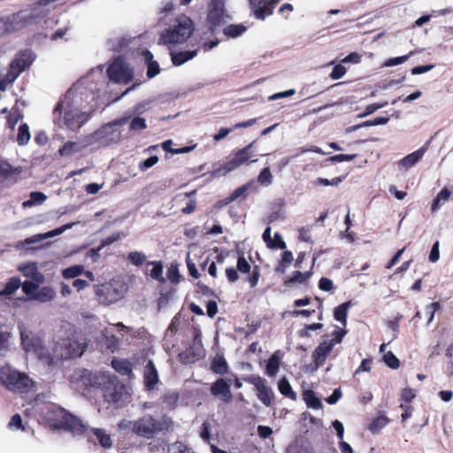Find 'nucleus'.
<instances>
[{"label":"nucleus","instance_id":"603ef678","mask_svg":"<svg viewBox=\"0 0 453 453\" xmlns=\"http://www.w3.org/2000/svg\"><path fill=\"white\" fill-rule=\"evenodd\" d=\"M147 127V125H146V120L144 118H142V117H139V116H136L134 117L131 122H130V125H129V129L131 131H142L143 129H145Z\"/></svg>","mask_w":453,"mask_h":453},{"label":"nucleus","instance_id":"393cba45","mask_svg":"<svg viewBox=\"0 0 453 453\" xmlns=\"http://www.w3.org/2000/svg\"><path fill=\"white\" fill-rule=\"evenodd\" d=\"M22 284L19 278H11L4 288L0 291V296H12L20 287L22 288Z\"/></svg>","mask_w":453,"mask_h":453},{"label":"nucleus","instance_id":"bf43d9fd","mask_svg":"<svg viewBox=\"0 0 453 453\" xmlns=\"http://www.w3.org/2000/svg\"><path fill=\"white\" fill-rule=\"evenodd\" d=\"M356 154L347 155V154H338L333 157H330L329 158L326 159V162H343V161H351L354 158H356Z\"/></svg>","mask_w":453,"mask_h":453},{"label":"nucleus","instance_id":"39448f33","mask_svg":"<svg viewBox=\"0 0 453 453\" xmlns=\"http://www.w3.org/2000/svg\"><path fill=\"white\" fill-rule=\"evenodd\" d=\"M0 382L6 389L15 393L26 392L33 386V380L27 374L9 364L0 367Z\"/></svg>","mask_w":453,"mask_h":453},{"label":"nucleus","instance_id":"ea45409f","mask_svg":"<svg viewBox=\"0 0 453 453\" xmlns=\"http://www.w3.org/2000/svg\"><path fill=\"white\" fill-rule=\"evenodd\" d=\"M80 150H81V147L77 142H67L59 149L58 152L62 157H68Z\"/></svg>","mask_w":453,"mask_h":453},{"label":"nucleus","instance_id":"774afa93","mask_svg":"<svg viewBox=\"0 0 453 453\" xmlns=\"http://www.w3.org/2000/svg\"><path fill=\"white\" fill-rule=\"evenodd\" d=\"M439 247L440 243L438 241H436L434 245L432 246L430 254H429V261L432 263H436L440 258V252H439Z\"/></svg>","mask_w":453,"mask_h":453},{"label":"nucleus","instance_id":"0e129e2a","mask_svg":"<svg viewBox=\"0 0 453 453\" xmlns=\"http://www.w3.org/2000/svg\"><path fill=\"white\" fill-rule=\"evenodd\" d=\"M158 162V157L157 156H151L143 162H141L139 165V168L142 171H145L153 165H155Z\"/></svg>","mask_w":453,"mask_h":453},{"label":"nucleus","instance_id":"2eb2a0df","mask_svg":"<svg viewBox=\"0 0 453 453\" xmlns=\"http://www.w3.org/2000/svg\"><path fill=\"white\" fill-rule=\"evenodd\" d=\"M18 271L26 278L30 279L34 283H43L45 277L38 269L35 262H25L18 266Z\"/></svg>","mask_w":453,"mask_h":453},{"label":"nucleus","instance_id":"7c9ffc66","mask_svg":"<svg viewBox=\"0 0 453 453\" xmlns=\"http://www.w3.org/2000/svg\"><path fill=\"white\" fill-rule=\"evenodd\" d=\"M92 432L104 448L109 449L112 446L111 435L105 430L94 428Z\"/></svg>","mask_w":453,"mask_h":453},{"label":"nucleus","instance_id":"c756f323","mask_svg":"<svg viewBox=\"0 0 453 453\" xmlns=\"http://www.w3.org/2000/svg\"><path fill=\"white\" fill-rule=\"evenodd\" d=\"M227 363L222 355H216L211 363V370L217 374L227 372Z\"/></svg>","mask_w":453,"mask_h":453},{"label":"nucleus","instance_id":"58836bf2","mask_svg":"<svg viewBox=\"0 0 453 453\" xmlns=\"http://www.w3.org/2000/svg\"><path fill=\"white\" fill-rule=\"evenodd\" d=\"M389 422V419L386 416H379L376 418L372 420V422L369 426V430L372 434L379 433L382 428H384L388 423Z\"/></svg>","mask_w":453,"mask_h":453},{"label":"nucleus","instance_id":"c9c22d12","mask_svg":"<svg viewBox=\"0 0 453 453\" xmlns=\"http://www.w3.org/2000/svg\"><path fill=\"white\" fill-rule=\"evenodd\" d=\"M144 58L146 59V61H148V71H147V75L150 77V78H153L155 77L157 74H158L159 73V66H158V64L156 62V61H152V54L150 51L149 50H146L144 52Z\"/></svg>","mask_w":453,"mask_h":453},{"label":"nucleus","instance_id":"69168bd1","mask_svg":"<svg viewBox=\"0 0 453 453\" xmlns=\"http://www.w3.org/2000/svg\"><path fill=\"white\" fill-rule=\"evenodd\" d=\"M8 426L11 429L25 430L22 426V418L19 414H15L12 417Z\"/></svg>","mask_w":453,"mask_h":453},{"label":"nucleus","instance_id":"f257e3e1","mask_svg":"<svg viewBox=\"0 0 453 453\" xmlns=\"http://www.w3.org/2000/svg\"><path fill=\"white\" fill-rule=\"evenodd\" d=\"M85 82L82 80L74 84L55 108V112H63V124L72 131L79 130L96 107V95L84 87Z\"/></svg>","mask_w":453,"mask_h":453},{"label":"nucleus","instance_id":"473e14b6","mask_svg":"<svg viewBox=\"0 0 453 453\" xmlns=\"http://www.w3.org/2000/svg\"><path fill=\"white\" fill-rule=\"evenodd\" d=\"M303 400L309 408L319 410L323 406L320 399L316 396L313 391L311 390L304 392Z\"/></svg>","mask_w":453,"mask_h":453},{"label":"nucleus","instance_id":"6e6552de","mask_svg":"<svg viewBox=\"0 0 453 453\" xmlns=\"http://www.w3.org/2000/svg\"><path fill=\"white\" fill-rule=\"evenodd\" d=\"M42 283H34L32 281H24L22 291L27 296L28 301H37L42 303H50L57 296V292L50 286L40 287Z\"/></svg>","mask_w":453,"mask_h":453},{"label":"nucleus","instance_id":"4be33fe9","mask_svg":"<svg viewBox=\"0 0 453 453\" xmlns=\"http://www.w3.org/2000/svg\"><path fill=\"white\" fill-rule=\"evenodd\" d=\"M241 165L236 160L235 157L232 158L228 162L223 164L222 165L214 168L211 172L209 173L211 178H218L221 176H225L228 173L237 169Z\"/></svg>","mask_w":453,"mask_h":453},{"label":"nucleus","instance_id":"f8f14e48","mask_svg":"<svg viewBox=\"0 0 453 453\" xmlns=\"http://www.w3.org/2000/svg\"><path fill=\"white\" fill-rule=\"evenodd\" d=\"M249 382L255 387L257 398L265 406H271L274 395L273 390L267 386L265 380L259 376H252L249 379Z\"/></svg>","mask_w":453,"mask_h":453},{"label":"nucleus","instance_id":"13d9d810","mask_svg":"<svg viewBox=\"0 0 453 453\" xmlns=\"http://www.w3.org/2000/svg\"><path fill=\"white\" fill-rule=\"evenodd\" d=\"M412 55H413V52L411 51L408 55L389 58L385 62L384 65L385 66H394V65H401V64L404 63Z\"/></svg>","mask_w":453,"mask_h":453},{"label":"nucleus","instance_id":"f03ea898","mask_svg":"<svg viewBox=\"0 0 453 453\" xmlns=\"http://www.w3.org/2000/svg\"><path fill=\"white\" fill-rule=\"evenodd\" d=\"M46 418L54 428L64 429L73 435L84 434L88 430V426L79 418L61 407H51Z\"/></svg>","mask_w":453,"mask_h":453},{"label":"nucleus","instance_id":"dca6fc26","mask_svg":"<svg viewBox=\"0 0 453 453\" xmlns=\"http://www.w3.org/2000/svg\"><path fill=\"white\" fill-rule=\"evenodd\" d=\"M125 386L116 377L115 381L107 386V388L104 391V395L109 403H119L123 400Z\"/></svg>","mask_w":453,"mask_h":453},{"label":"nucleus","instance_id":"680f3d73","mask_svg":"<svg viewBox=\"0 0 453 453\" xmlns=\"http://www.w3.org/2000/svg\"><path fill=\"white\" fill-rule=\"evenodd\" d=\"M346 72L347 70L343 65H336L330 73V78L333 80H339L345 75Z\"/></svg>","mask_w":453,"mask_h":453},{"label":"nucleus","instance_id":"864d4df0","mask_svg":"<svg viewBox=\"0 0 453 453\" xmlns=\"http://www.w3.org/2000/svg\"><path fill=\"white\" fill-rule=\"evenodd\" d=\"M18 169L13 168L6 162L0 163V178H8L12 174L19 173Z\"/></svg>","mask_w":453,"mask_h":453},{"label":"nucleus","instance_id":"a19ab883","mask_svg":"<svg viewBox=\"0 0 453 453\" xmlns=\"http://www.w3.org/2000/svg\"><path fill=\"white\" fill-rule=\"evenodd\" d=\"M31 138L29 127L27 124H22L19 127L17 142L19 145L23 146L27 144Z\"/></svg>","mask_w":453,"mask_h":453},{"label":"nucleus","instance_id":"4468645a","mask_svg":"<svg viewBox=\"0 0 453 453\" xmlns=\"http://www.w3.org/2000/svg\"><path fill=\"white\" fill-rule=\"evenodd\" d=\"M231 380L218 379L211 387L212 395L219 397L222 401L229 403L233 395L230 390Z\"/></svg>","mask_w":453,"mask_h":453},{"label":"nucleus","instance_id":"a211bd4d","mask_svg":"<svg viewBox=\"0 0 453 453\" xmlns=\"http://www.w3.org/2000/svg\"><path fill=\"white\" fill-rule=\"evenodd\" d=\"M115 375H112L106 372H98L96 373L89 374V383L92 387L100 388L104 391L110 386L111 383L115 381Z\"/></svg>","mask_w":453,"mask_h":453},{"label":"nucleus","instance_id":"49530a36","mask_svg":"<svg viewBox=\"0 0 453 453\" xmlns=\"http://www.w3.org/2000/svg\"><path fill=\"white\" fill-rule=\"evenodd\" d=\"M127 259L136 266L142 265L147 259L144 253L140 251H132L127 255Z\"/></svg>","mask_w":453,"mask_h":453},{"label":"nucleus","instance_id":"ddd939ff","mask_svg":"<svg viewBox=\"0 0 453 453\" xmlns=\"http://www.w3.org/2000/svg\"><path fill=\"white\" fill-rule=\"evenodd\" d=\"M77 224H79V221H77V222H71V223H67L65 225H63L60 227H58V228H56L54 230H51V231H49V232H46V233H43V234H35V235H33L31 237L26 238L24 240V242H20L16 247L17 248H20V247H23L25 245H32V244L37 243L39 242H42L43 240H46L48 238L55 237L57 235H59V234H63L65 230L71 229L73 226H75Z\"/></svg>","mask_w":453,"mask_h":453},{"label":"nucleus","instance_id":"72a5a7b5","mask_svg":"<svg viewBox=\"0 0 453 453\" xmlns=\"http://www.w3.org/2000/svg\"><path fill=\"white\" fill-rule=\"evenodd\" d=\"M254 186V181H250L242 187L236 188L231 195L226 198V203H231L239 197L245 198L247 196V191Z\"/></svg>","mask_w":453,"mask_h":453},{"label":"nucleus","instance_id":"0eeeda50","mask_svg":"<svg viewBox=\"0 0 453 453\" xmlns=\"http://www.w3.org/2000/svg\"><path fill=\"white\" fill-rule=\"evenodd\" d=\"M127 118H122L119 120L108 123L93 133L90 136V143L99 142L104 146H108L120 141L121 134L118 127L124 125Z\"/></svg>","mask_w":453,"mask_h":453},{"label":"nucleus","instance_id":"a878e982","mask_svg":"<svg viewBox=\"0 0 453 453\" xmlns=\"http://www.w3.org/2000/svg\"><path fill=\"white\" fill-rule=\"evenodd\" d=\"M278 1L279 0H270L263 7L261 5L252 6L253 8H256L255 17L258 19H264L265 16L271 15Z\"/></svg>","mask_w":453,"mask_h":453},{"label":"nucleus","instance_id":"4d7b16f0","mask_svg":"<svg viewBox=\"0 0 453 453\" xmlns=\"http://www.w3.org/2000/svg\"><path fill=\"white\" fill-rule=\"evenodd\" d=\"M169 453H192L190 449L182 442L176 441L169 446Z\"/></svg>","mask_w":453,"mask_h":453},{"label":"nucleus","instance_id":"37998d69","mask_svg":"<svg viewBox=\"0 0 453 453\" xmlns=\"http://www.w3.org/2000/svg\"><path fill=\"white\" fill-rule=\"evenodd\" d=\"M280 367V357L273 354L268 360L266 365V373L268 376H275Z\"/></svg>","mask_w":453,"mask_h":453},{"label":"nucleus","instance_id":"09e8293b","mask_svg":"<svg viewBox=\"0 0 453 453\" xmlns=\"http://www.w3.org/2000/svg\"><path fill=\"white\" fill-rule=\"evenodd\" d=\"M345 179V176H340L334 178L332 180L325 179V178H317L313 184L314 186H338L343 180Z\"/></svg>","mask_w":453,"mask_h":453},{"label":"nucleus","instance_id":"423d86ee","mask_svg":"<svg viewBox=\"0 0 453 453\" xmlns=\"http://www.w3.org/2000/svg\"><path fill=\"white\" fill-rule=\"evenodd\" d=\"M127 291L123 280H111L104 284L95 286V294L101 304L110 305L122 299Z\"/></svg>","mask_w":453,"mask_h":453},{"label":"nucleus","instance_id":"f3484780","mask_svg":"<svg viewBox=\"0 0 453 453\" xmlns=\"http://www.w3.org/2000/svg\"><path fill=\"white\" fill-rule=\"evenodd\" d=\"M224 7L221 0H211L208 12V22L211 27H216L224 21Z\"/></svg>","mask_w":453,"mask_h":453},{"label":"nucleus","instance_id":"8fccbe9b","mask_svg":"<svg viewBox=\"0 0 453 453\" xmlns=\"http://www.w3.org/2000/svg\"><path fill=\"white\" fill-rule=\"evenodd\" d=\"M257 180L258 182L263 185V186H265V187H268L272 184L273 182V175L271 173V171L268 167H265L264 168L258 177H257Z\"/></svg>","mask_w":453,"mask_h":453},{"label":"nucleus","instance_id":"052dcab7","mask_svg":"<svg viewBox=\"0 0 453 453\" xmlns=\"http://www.w3.org/2000/svg\"><path fill=\"white\" fill-rule=\"evenodd\" d=\"M237 270L242 273H247L250 271V265L243 256H240L236 265Z\"/></svg>","mask_w":453,"mask_h":453},{"label":"nucleus","instance_id":"6ab92c4d","mask_svg":"<svg viewBox=\"0 0 453 453\" xmlns=\"http://www.w3.org/2000/svg\"><path fill=\"white\" fill-rule=\"evenodd\" d=\"M334 345L330 341L320 343L313 351L312 357L317 368L322 366Z\"/></svg>","mask_w":453,"mask_h":453},{"label":"nucleus","instance_id":"a18cd8bd","mask_svg":"<svg viewBox=\"0 0 453 453\" xmlns=\"http://www.w3.org/2000/svg\"><path fill=\"white\" fill-rule=\"evenodd\" d=\"M84 272V266L76 265L65 268L62 271V275L65 279H73L81 275Z\"/></svg>","mask_w":453,"mask_h":453},{"label":"nucleus","instance_id":"f704fd0d","mask_svg":"<svg viewBox=\"0 0 453 453\" xmlns=\"http://www.w3.org/2000/svg\"><path fill=\"white\" fill-rule=\"evenodd\" d=\"M449 196L450 192L449 189L443 188L441 190L431 204V211L433 212L437 211L441 207V202L448 201Z\"/></svg>","mask_w":453,"mask_h":453},{"label":"nucleus","instance_id":"4c0bfd02","mask_svg":"<svg viewBox=\"0 0 453 453\" xmlns=\"http://www.w3.org/2000/svg\"><path fill=\"white\" fill-rule=\"evenodd\" d=\"M246 31V27L243 25H229L226 26L223 32L227 37L235 38L242 35Z\"/></svg>","mask_w":453,"mask_h":453},{"label":"nucleus","instance_id":"c85d7f7f","mask_svg":"<svg viewBox=\"0 0 453 453\" xmlns=\"http://www.w3.org/2000/svg\"><path fill=\"white\" fill-rule=\"evenodd\" d=\"M47 199V196L42 192H31L29 195V199L22 203V207L24 209L40 205L43 203Z\"/></svg>","mask_w":453,"mask_h":453},{"label":"nucleus","instance_id":"79ce46f5","mask_svg":"<svg viewBox=\"0 0 453 453\" xmlns=\"http://www.w3.org/2000/svg\"><path fill=\"white\" fill-rule=\"evenodd\" d=\"M279 391L285 396L291 399H296V394L292 390L289 381L286 378H282L279 381Z\"/></svg>","mask_w":453,"mask_h":453},{"label":"nucleus","instance_id":"5701e85b","mask_svg":"<svg viewBox=\"0 0 453 453\" xmlns=\"http://www.w3.org/2000/svg\"><path fill=\"white\" fill-rule=\"evenodd\" d=\"M144 379L149 389H153L158 381L157 369L152 361H149L144 368Z\"/></svg>","mask_w":453,"mask_h":453},{"label":"nucleus","instance_id":"3c124183","mask_svg":"<svg viewBox=\"0 0 453 453\" xmlns=\"http://www.w3.org/2000/svg\"><path fill=\"white\" fill-rule=\"evenodd\" d=\"M383 360L391 369H397L400 366L399 359L391 351L384 353Z\"/></svg>","mask_w":453,"mask_h":453},{"label":"nucleus","instance_id":"338daca9","mask_svg":"<svg viewBox=\"0 0 453 453\" xmlns=\"http://www.w3.org/2000/svg\"><path fill=\"white\" fill-rule=\"evenodd\" d=\"M260 278V272L257 266H255L251 272V274L248 277V281L250 288H254L258 283Z\"/></svg>","mask_w":453,"mask_h":453},{"label":"nucleus","instance_id":"7ed1b4c3","mask_svg":"<svg viewBox=\"0 0 453 453\" xmlns=\"http://www.w3.org/2000/svg\"><path fill=\"white\" fill-rule=\"evenodd\" d=\"M119 428L120 430H130L140 437L151 439L164 430L165 425L162 420L146 414L134 421L122 419L119 423Z\"/></svg>","mask_w":453,"mask_h":453},{"label":"nucleus","instance_id":"bb28decb","mask_svg":"<svg viewBox=\"0 0 453 453\" xmlns=\"http://www.w3.org/2000/svg\"><path fill=\"white\" fill-rule=\"evenodd\" d=\"M352 305L351 301L345 302L334 309V317L335 320L346 326L348 310Z\"/></svg>","mask_w":453,"mask_h":453},{"label":"nucleus","instance_id":"9d476101","mask_svg":"<svg viewBox=\"0 0 453 453\" xmlns=\"http://www.w3.org/2000/svg\"><path fill=\"white\" fill-rule=\"evenodd\" d=\"M109 79L116 83L127 84L133 80V72L129 66L118 58L107 69Z\"/></svg>","mask_w":453,"mask_h":453},{"label":"nucleus","instance_id":"b1692460","mask_svg":"<svg viewBox=\"0 0 453 453\" xmlns=\"http://www.w3.org/2000/svg\"><path fill=\"white\" fill-rule=\"evenodd\" d=\"M41 360H45L48 364H51L53 359L56 358L54 351L51 353L48 347L41 341L39 344L30 352Z\"/></svg>","mask_w":453,"mask_h":453},{"label":"nucleus","instance_id":"e433bc0d","mask_svg":"<svg viewBox=\"0 0 453 453\" xmlns=\"http://www.w3.org/2000/svg\"><path fill=\"white\" fill-rule=\"evenodd\" d=\"M311 275V272H305L303 273L299 271H296L294 273L292 277H290L285 280V285L290 286L296 282L305 283L310 279Z\"/></svg>","mask_w":453,"mask_h":453},{"label":"nucleus","instance_id":"de8ad7c7","mask_svg":"<svg viewBox=\"0 0 453 453\" xmlns=\"http://www.w3.org/2000/svg\"><path fill=\"white\" fill-rule=\"evenodd\" d=\"M149 100H143L140 103H138L136 105H134L132 109L129 111V115L127 116V119L131 118L132 115H140L147 111L148 107L150 105Z\"/></svg>","mask_w":453,"mask_h":453},{"label":"nucleus","instance_id":"20e7f679","mask_svg":"<svg viewBox=\"0 0 453 453\" xmlns=\"http://www.w3.org/2000/svg\"><path fill=\"white\" fill-rule=\"evenodd\" d=\"M194 31L191 19L186 15L175 18L171 27L161 34V42L165 44H180L185 42Z\"/></svg>","mask_w":453,"mask_h":453},{"label":"nucleus","instance_id":"1a4fd4ad","mask_svg":"<svg viewBox=\"0 0 453 453\" xmlns=\"http://www.w3.org/2000/svg\"><path fill=\"white\" fill-rule=\"evenodd\" d=\"M83 342L74 338L63 339L54 349L56 358L67 359L81 356L83 352Z\"/></svg>","mask_w":453,"mask_h":453},{"label":"nucleus","instance_id":"e2e57ef3","mask_svg":"<svg viewBox=\"0 0 453 453\" xmlns=\"http://www.w3.org/2000/svg\"><path fill=\"white\" fill-rule=\"evenodd\" d=\"M105 340L106 348L109 349L111 352H114L119 346V339L116 336L111 334L110 336L105 335Z\"/></svg>","mask_w":453,"mask_h":453},{"label":"nucleus","instance_id":"cd10ccee","mask_svg":"<svg viewBox=\"0 0 453 453\" xmlns=\"http://www.w3.org/2000/svg\"><path fill=\"white\" fill-rule=\"evenodd\" d=\"M197 54V50H188V51H181L179 53H172V61L173 65H180L187 62L188 60H190L194 58Z\"/></svg>","mask_w":453,"mask_h":453},{"label":"nucleus","instance_id":"2f4dec72","mask_svg":"<svg viewBox=\"0 0 453 453\" xmlns=\"http://www.w3.org/2000/svg\"><path fill=\"white\" fill-rule=\"evenodd\" d=\"M113 369L121 375H129L132 372L130 363L123 359H113L111 361Z\"/></svg>","mask_w":453,"mask_h":453},{"label":"nucleus","instance_id":"412c9836","mask_svg":"<svg viewBox=\"0 0 453 453\" xmlns=\"http://www.w3.org/2000/svg\"><path fill=\"white\" fill-rule=\"evenodd\" d=\"M19 331L23 349L27 353H30L42 339L24 327H19Z\"/></svg>","mask_w":453,"mask_h":453},{"label":"nucleus","instance_id":"6e6d98bb","mask_svg":"<svg viewBox=\"0 0 453 453\" xmlns=\"http://www.w3.org/2000/svg\"><path fill=\"white\" fill-rule=\"evenodd\" d=\"M386 105H388V101H384L382 103H377V104H369V105H367L365 107V112L362 113V114H359L358 117L359 118H365V117H366L368 115H371L372 113H373L377 110L385 107Z\"/></svg>","mask_w":453,"mask_h":453},{"label":"nucleus","instance_id":"9b49d317","mask_svg":"<svg viewBox=\"0 0 453 453\" xmlns=\"http://www.w3.org/2000/svg\"><path fill=\"white\" fill-rule=\"evenodd\" d=\"M35 57L32 51L24 50L20 52L11 64V70L6 75V81L12 83L19 74L28 67L34 61Z\"/></svg>","mask_w":453,"mask_h":453},{"label":"nucleus","instance_id":"5fc2aeb1","mask_svg":"<svg viewBox=\"0 0 453 453\" xmlns=\"http://www.w3.org/2000/svg\"><path fill=\"white\" fill-rule=\"evenodd\" d=\"M150 276L160 282H165V280L163 277V266L161 264H154L153 268L150 271Z\"/></svg>","mask_w":453,"mask_h":453},{"label":"nucleus","instance_id":"aec40b11","mask_svg":"<svg viewBox=\"0 0 453 453\" xmlns=\"http://www.w3.org/2000/svg\"><path fill=\"white\" fill-rule=\"evenodd\" d=\"M426 149L422 147L418 150L407 155L397 162L398 167L401 170L407 171L415 165L424 156Z\"/></svg>","mask_w":453,"mask_h":453},{"label":"nucleus","instance_id":"c03bdc74","mask_svg":"<svg viewBox=\"0 0 453 453\" xmlns=\"http://www.w3.org/2000/svg\"><path fill=\"white\" fill-rule=\"evenodd\" d=\"M255 142H250L246 147L242 148V150H238L234 154V157L239 162V164L242 165V164L246 163L250 157V150L253 146Z\"/></svg>","mask_w":453,"mask_h":453}]
</instances>
